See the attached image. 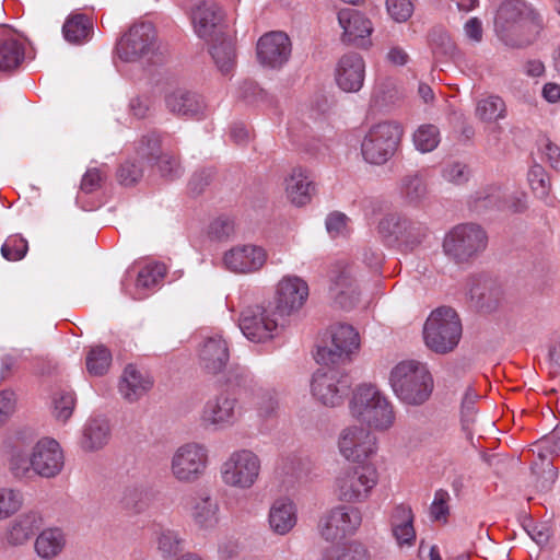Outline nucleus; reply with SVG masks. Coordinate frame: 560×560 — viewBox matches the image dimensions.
<instances>
[{"label": "nucleus", "instance_id": "c03bdc74", "mask_svg": "<svg viewBox=\"0 0 560 560\" xmlns=\"http://www.w3.org/2000/svg\"><path fill=\"white\" fill-rule=\"evenodd\" d=\"M112 352L103 345L90 347L85 357L86 370L91 375L102 376L109 370Z\"/></svg>", "mask_w": 560, "mask_h": 560}, {"label": "nucleus", "instance_id": "c756f323", "mask_svg": "<svg viewBox=\"0 0 560 560\" xmlns=\"http://www.w3.org/2000/svg\"><path fill=\"white\" fill-rule=\"evenodd\" d=\"M152 386L153 380L148 372L128 364L119 382V393L126 400L133 402L145 395Z\"/></svg>", "mask_w": 560, "mask_h": 560}, {"label": "nucleus", "instance_id": "aec40b11", "mask_svg": "<svg viewBox=\"0 0 560 560\" xmlns=\"http://www.w3.org/2000/svg\"><path fill=\"white\" fill-rule=\"evenodd\" d=\"M184 512L200 530H210L220 523V504L210 493L196 491L183 499Z\"/></svg>", "mask_w": 560, "mask_h": 560}, {"label": "nucleus", "instance_id": "f8f14e48", "mask_svg": "<svg viewBox=\"0 0 560 560\" xmlns=\"http://www.w3.org/2000/svg\"><path fill=\"white\" fill-rule=\"evenodd\" d=\"M158 49V33L150 22L135 23L116 45L117 56L126 62L149 57Z\"/></svg>", "mask_w": 560, "mask_h": 560}, {"label": "nucleus", "instance_id": "5fc2aeb1", "mask_svg": "<svg viewBox=\"0 0 560 560\" xmlns=\"http://www.w3.org/2000/svg\"><path fill=\"white\" fill-rule=\"evenodd\" d=\"M451 495L444 489H439L434 493L433 502L430 505V517L433 522L446 524L450 516Z\"/></svg>", "mask_w": 560, "mask_h": 560}, {"label": "nucleus", "instance_id": "603ef678", "mask_svg": "<svg viewBox=\"0 0 560 560\" xmlns=\"http://www.w3.org/2000/svg\"><path fill=\"white\" fill-rule=\"evenodd\" d=\"M75 406V397L72 390L61 389L52 396L54 416L66 422L72 415Z\"/></svg>", "mask_w": 560, "mask_h": 560}, {"label": "nucleus", "instance_id": "dca6fc26", "mask_svg": "<svg viewBox=\"0 0 560 560\" xmlns=\"http://www.w3.org/2000/svg\"><path fill=\"white\" fill-rule=\"evenodd\" d=\"M362 522L361 512L351 506L340 505L325 514L318 524L320 536L330 542H338L352 535Z\"/></svg>", "mask_w": 560, "mask_h": 560}, {"label": "nucleus", "instance_id": "0eeeda50", "mask_svg": "<svg viewBox=\"0 0 560 560\" xmlns=\"http://www.w3.org/2000/svg\"><path fill=\"white\" fill-rule=\"evenodd\" d=\"M378 477L377 468L373 463L347 467L336 478V494L342 502H365L377 486Z\"/></svg>", "mask_w": 560, "mask_h": 560}, {"label": "nucleus", "instance_id": "864d4df0", "mask_svg": "<svg viewBox=\"0 0 560 560\" xmlns=\"http://www.w3.org/2000/svg\"><path fill=\"white\" fill-rule=\"evenodd\" d=\"M23 504V495L11 488H0V520L16 513Z\"/></svg>", "mask_w": 560, "mask_h": 560}, {"label": "nucleus", "instance_id": "052dcab7", "mask_svg": "<svg viewBox=\"0 0 560 560\" xmlns=\"http://www.w3.org/2000/svg\"><path fill=\"white\" fill-rule=\"evenodd\" d=\"M477 398L478 395L474 388L468 387L462 401V425L465 431H470L471 424L474 423L476 413L475 402Z\"/></svg>", "mask_w": 560, "mask_h": 560}, {"label": "nucleus", "instance_id": "b1692460", "mask_svg": "<svg viewBox=\"0 0 560 560\" xmlns=\"http://www.w3.org/2000/svg\"><path fill=\"white\" fill-rule=\"evenodd\" d=\"M291 55V42L283 32H270L261 36L257 43V57L261 65L280 68Z\"/></svg>", "mask_w": 560, "mask_h": 560}, {"label": "nucleus", "instance_id": "0e129e2a", "mask_svg": "<svg viewBox=\"0 0 560 560\" xmlns=\"http://www.w3.org/2000/svg\"><path fill=\"white\" fill-rule=\"evenodd\" d=\"M234 231V223L231 219L220 217L213 220L209 225V235L215 240L229 237Z\"/></svg>", "mask_w": 560, "mask_h": 560}, {"label": "nucleus", "instance_id": "69168bd1", "mask_svg": "<svg viewBox=\"0 0 560 560\" xmlns=\"http://www.w3.org/2000/svg\"><path fill=\"white\" fill-rule=\"evenodd\" d=\"M528 180L535 194L541 198L547 196L548 182L546 179L545 172L540 166H535L529 171Z\"/></svg>", "mask_w": 560, "mask_h": 560}, {"label": "nucleus", "instance_id": "9b49d317", "mask_svg": "<svg viewBox=\"0 0 560 560\" xmlns=\"http://www.w3.org/2000/svg\"><path fill=\"white\" fill-rule=\"evenodd\" d=\"M208 466L209 450L201 443H185L171 458L172 476L180 483L197 482L206 475Z\"/></svg>", "mask_w": 560, "mask_h": 560}, {"label": "nucleus", "instance_id": "de8ad7c7", "mask_svg": "<svg viewBox=\"0 0 560 560\" xmlns=\"http://www.w3.org/2000/svg\"><path fill=\"white\" fill-rule=\"evenodd\" d=\"M166 275V266L162 262H149L138 272L136 287L138 291L151 290L159 285Z\"/></svg>", "mask_w": 560, "mask_h": 560}, {"label": "nucleus", "instance_id": "e2e57ef3", "mask_svg": "<svg viewBox=\"0 0 560 560\" xmlns=\"http://www.w3.org/2000/svg\"><path fill=\"white\" fill-rule=\"evenodd\" d=\"M105 174L100 168H89L81 180V190L91 194L101 188Z\"/></svg>", "mask_w": 560, "mask_h": 560}, {"label": "nucleus", "instance_id": "4c0bfd02", "mask_svg": "<svg viewBox=\"0 0 560 560\" xmlns=\"http://www.w3.org/2000/svg\"><path fill=\"white\" fill-rule=\"evenodd\" d=\"M162 152V136L156 131L143 135L133 143V158L139 160L147 167H153Z\"/></svg>", "mask_w": 560, "mask_h": 560}, {"label": "nucleus", "instance_id": "e433bc0d", "mask_svg": "<svg viewBox=\"0 0 560 560\" xmlns=\"http://www.w3.org/2000/svg\"><path fill=\"white\" fill-rule=\"evenodd\" d=\"M250 404L261 421H268L278 416L280 400L277 390L273 388L256 387L252 392Z\"/></svg>", "mask_w": 560, "mask_h": 560}, {"label": "nucleus", "instance_id": "72a5a7b5", "mask_svg": "<svg viewBox=\"0 0 560 560\" xmlns=\"http://www.w3.org/2000/svg\"><path fill=\"white\" fill-rule=\"evenodd\" d=\"M170 112L183 117H198L203 110V101L195 92L177 89L165 97Z\"/></svg>", "mask_w": 560, "mask_h": 560}, {"label": "nucleus", "instance_id": "7ed1b4c3", "mask_svg": "<svg viewBox=\"0 0 560 560\" xmlns=\"http://www.w3.org/2000/svg\"><path fill=\"white\" fill-rule=\"evenodd\" d=\"M389 383L398 399L409 406H420L431 396L434 387L427 364L417 360H405L390 371Z\"/></svg>", "mask_w": 560, "mask_h": 560}, {"label": "nucleus", "instance_id": "338daca9", "mask_svg": "<svg viewBox=\"0 0 560 560\" xmlns=\"http://www.w3.org/2000/svg\"><path fill=\"white\" fill-rule=\"evenodd\" d=\"M465 37L472 44H479L483 38L482 22L474 16L464 24Z\"/></svg>", "mask_w": 560, "mask_h": 560}, {"label": "nucleus", "instance_id": "a18cd8bd", "mask_svg": "<svg viewBox=\"0 0 560 560\" xmlns=\"http://www.w3.org/2000/svg\"><path fill=\"white\" fill-rule=\"evenodd\" d=\"M119 502L126 511L140 514L148 506L147 490L141 485H128L124 488Z\"/></svg>", "mask_w": 560, "mask_h": 560}, {"label": "nucleus", "instance_id": "f3484780", "mask_svg": "<svg viewBox=\"0 0 560 560\" xmlns=\"http://www.w3.org/2000/svg\"><path fill=\"white\" fill-rule=\"evenodd\" d=\"M278 313L262 306L247 307L241 314L238 326L243 335L253 342L272 339L279 329Z\"/></svg>", "mask_w": 560, "mask_h": 560}, {"label": "nucleus", "instance_id": "6ab92c4d", "mask_svg": "<svg viewBox=\"0 0 560 560\" xmlns=\"http://www.w3.org/2000/svg\"><path fill=\"white\" fill-rule=\"evenodd\" d=\"M337 20L342 33L340 39L346 45L361 49L372 46L371 35L374 31L372 21L362 12L345 8L338 11Z\"/></svg>", "mask_w": 560, "mask_h": 560}, {"label": "nucleus", "instance_id": "58836bf2", "mask_svg": "<svg viewBox=\"0 0 560 560\" xmlns=\"http://www.w3.org/2000/svg\"><path fill=\"white\" fill-rule=\"evenodd\" d=\"M66 40L72 44H83L93 35L92 20L82 13L71 14L62 27Z\"/></svg>", "mask_w": 560, "mask_h": 560}, {"label": "nucleus", "instance_id": "6e6d98bb", "mask_svg": "<svg viewBox=\"0 0 560 560\" xmlns=\"http://www.w3.org/2000/svg\"><path fill=\"white\" fill-rule=\"evenodd\" d=\"M27 250V241L20 234L10 235L1 247L2 256L9 261L21 260L25 257Z\"/></svg>", "mask_w": 560, "mask_h": 560}, {"label": "nucleus", "instance_id": "a878e982", "mask_svg": "<svg viewBox=\"0 0 560 560\" xmlns=\"http://www.w3.org/2000/svg\"><path fill=\"white\" fill-rule=\"evenodd\" d=\"M34 472L44 478L57 476L63 467V454L59 443L52 439L39 440L33 446Z\"/></svg>", "mask_w": 560, "mask_h": 560}, {"label": "nucleus", "instance_id": "774afa93", "mask_svg": "<svg viewBox=\"0 0 560 560\" xmlns=\"http://www.w3.org/2000/svg\"><path fill=\"white\" fill-rule=\"evenodd\" d=\"M541 159L552 168L560 170V147L546 140L541 145Z\"/></svg>", "mask_w": 560, "mask_h": 560}, {"label": "nucleus", "instance_id": "bf43d9fd", "mask_svg": "<svg viewBox=\"0 0 560 560\" xmlns=\"http://www.w3.org/2000/svg\"><path fill=\"white\" fill-rule=\"evenodd\" d=\"M153 166H156L161 175L168 179H174L182 173L177 156L163 150L160 153L159 160L153 163Z\"/></svg>", "mask_w": 560, "mask_h": 560}, {"label": "nucleus", "instance_id": "13d9d810", "mask_svg": "<svg viewBox=\"0 0 560 560\" xmlns=\"http://www.w3.org/2000/svg\"><path fill=\"white\" fill-rule=\"evenodd\" d=\"M326 230L330 237H345L350 233L349 218L339 211L329 213L326 218Z\"/></svg>", "mask_w": 560, "mask_h": 560}, {"label": "nucleus", "instance_id": "39448f33", "mask_svg": "<svg viewBox=\"0 0 560 560\" xmlns=\"http://www.w3.org/2000/svg\"><path fill=\"white\" fill-rule=\"evenodd\" d=\"M462 323L452 307H439L428 317L423 337L427 347L435 353L453 351L462 337Z\"/></svg>", "mask_w": 560, "mask_h": 560}, {"label": "nucleus", "instance_id": "09e8293b", "mask_svg": "<svg viewBox=\"0 0 560 560\" xmlns=\"http://www.w3.org/2000/svg\"><path fill=\"white\" fill-rule=\"evenodd\" d=\"M429 46L435 57H450L455 50V44L448 32L441 26L433 27L428 35Z\"/></svg>", "mask_w": 560, "mask_h": 560}, {"label": "nucleus", "instance_id": "412c9836", "mask_svg": "<svg viewBox=\"0 0 560 560\" xmlns=\"http://www.w3.org/2000/svg\"><path fill=\"white\" fill-rule=\"evenodd\" d=\"M240 415L238 400L230 393L222 392L206 402L201 420L206 425L222 429L233 425Z\"/></svg>", "mask_w": 560, "mask_h": 560}, {"label": "nucleus", "instance_id": "4468645a", "mask_svg": "<svg viewBox=\"0 0 560 560\" xmlns=\"http://www.w3.org/2000/svg\"><path fill=\"white\" fill-rule=\"evenodd\" d=\"M329 291L342 308H351L359 300V289L353 266L347 259L330 262L327 271Z\"/></svg>", "mask_w": 560, "mask_h": 560}, {"label": "nucleus", "instance_id": "ddd939ff", "mask_svg": "<svg viewBox=\"0 0 560 560\" xmlns=\"http://www.w3.org/2000/svg\"><path fill=\"white\" fill-rule=\"evenodd\" d=\"M352 385L351 377L336 369L317 370L312 380V394L324 406L342 404Z\"/></svg>", "mask_w": 560, "mask_h": 560}, {"label": "nucleus", "instance_id": "1a4fd4ad", "mask_svg": "<svg viewBox=\"0 0 560 560\" xmlns=\"http://www.w3.org/2000/svg\"><path fill=\"white\" fill-rule=\"evenodd\" d=\"M383 241L400 250L412 252L429 236V228L419 221H413L398 214H387L377 225Z\"/></svg>", "mask_w": 560, "mask_h": 560}, {"label": "nucleus", "instance_id": "393cba45", "mask_svg": "<svg viewBox=\"0 0 560 560\" xmlns=\"http://www.w3.org/2000/svg\"><path fill=\"white\" fill-rule=\"evenodd\" d=\"M267 260L266 250L256 245H238L224 254L225 267L235 273H249L259 270Z\"/></svg>", "mask_w": 560, "mask_h": 560}, {"label": "nucleus", "instance_id": "a19ab883", "mask_svg": "<svg viewBox=\"0 0 560 560\" xmlns=\"http://www.w3.org/2000/svg\"><path fill=\"white\" fill-rule=\"evenodd\" d=\"M109 439V425L104 419H90L84 427L82 447L94 451L103 447Z\"/></svg>", "mask_w": 560, "mask_h": 560}, {"label": "nucleus", "instance_id": "2eb2a0df", "mask_svg": "<svg viewBox=\"0 0 560 560\" xmlns=\"http://www.w3.org/2000/svg\"><path fill=\"white\" fill-rule=\"evenodd\" d=\"M338 446L347 460L366 464L377 452V439L369 429L353 425L342 430Z\"/></svg>", "mask_w": 560, "mask_h": 560}, {"label": "nucleus", "instance_id": "7c9ffc66", "mask_svg": "<svg viewBox=\"0 0 560 560\" xmlns=\"http://www.w3.org/2000/svg\"><path fill=\"white\" fill-rule=\"evenodd\" d=\"M315 192V184L310 172L301 166L294 167L285 178V195L295 206L302 207L311 202Z\"/></svg>", "mask_w": 560, "mask_h": 560}, {"label": "nucleus", "instance_id": "ea45409f", "mask_svg": "<svg viewBox=\"0 0 560 560\" xmlns=\"http://www.w3.org/2000/svg\"><path fill=\"white\" fill-rule=\"evenodd\" d=\"M25 45L18 37L10 35L0 40V70L16 69L24 60Z\"/></svg>", "mask_w": 560, "mask_h": 560}, {"label": "nucleus", "instance_id": "2f4dec72", "mask_svg": "<svg viewBox=\"0 0 560 560\" xmlns=\"http://www.w3.org/2000/svg\"><path fill=\"white\" fill-rule=\"evenodd\" d=\"M413 522L415 514L410 505L401 503L393 509L389 518L390 529L400 547H410L415 544L416 529Z\"/></svg>", "mask_w": 560, "mask_h": 560}, {"label": "nucleus", "instance_id": "49530a36", "mask_svg": "<svg viewBox=\"0 0 560 560\" xmlns=\"http://www.w3.org/2000/svg\"><path fill=\"white\" fill-rule=\"evenodd\" d=\"M441 141L440 130L435 125L424 124L417 128L412 135L415 148L422 152H432Z\"/></svg>", "mask_w": 560, "mask_h": 560}, {"label": "nucleus", "instance_id": "cd10ccee", "mask_svg": "<svg viewBox=\"0 0 560 560\" xmlns=\"http://www.w3.org/2000/svg\"><path fill=\"white\" fill-rule=\"evenodd\" d=\"M44 516L37 510H27L15 516L8 525L5 538L11 546L26 544L43 526Z\"/></svg>", "mask_w": 560, "mask_h": 560}, {"label": "nucleus", "instance_id": "680f3d73", "mask_svg": "<svg viewBox=\"0 0 560 560\" xmlns=\"http://www.w3.org/2000/svg\"><path fill=\"white\" fill-rule=\"evenodd\" d=\"M442 175L445 180L460 185L468 180L469 172L466 165L454 162L445 165Z\"/></svg>", "mask_w": 560, "mask_h": 560}, {"label": "nucleus", "instance_id": "9d476101", "mask_svg": "<svg viewBox=\"0 0 560 560\" xmlns=\"http://www.w3.org/2000/svg\"><path fill=\"white\" fill-rule=\"evenodd\" d=\"M402 132L401 125L396 121H382L372 126L361 144L363 159L375 165L386 163L395 154Z\"/></svg>", "mask_w": 560, "mask_h": 560}, {"label": "nucleus", "instance_id": "bb28decb", "mask_svg": "<svg viewBox=\"0 0 560 560\" xmlns=\"http://www.w3.org/2000/svg\"><path fill=\"white\" fill-rule=\"evenodd\" d=\"M365 78V62L358 52L345 54L336 68V82L348 93L358 92L363 86Z\"/></svg>", "mask_w": 560, "mask_h": 560}, {"label": "nucleus", "instance_id": "8fccbe9b", "mask_svg": "<svg viewBox=\"0 0 560 560\" xmlns=\"http://www.w3.org/2000/svg\"><path fill=\"white\" fill-rule=\"evenodd\" d=\"M476 116L483 121H495L505 116V104L499 96H488L478 102Z\"/></svg>", "mask_w": 560, "mask_h": 560}, {"label": "nucleus", "instance_id": "f704fd0d", "mask_svg": "<svg viewBox=\"0 0 560 560\" xmlns=\"http://www.w3.org/2000/svg\"><path fill=\"white\" fill-rule=\"evenodd\" d=\"M66 534L59 527L43 529L35 539L34 548L42 559L57 558L66 547Z\"/></svg>", "mask_w": 560, "mask_h": 560}, {"label": "nucleus", "instance_id": "3c124183", "mask_svg": "<svg viewBox=\"0 0 560 560\" xmlns=\"http://www.w3.org/2000/svg\"><path fill=\"white\" fill-rule=\"evenodd\" d=\"M145 168L144 164L131 156L119 165L117 179L124 186H132L143 177Z\"/></svg>", "mask_w": 560, "mask_h": 560}, {"label": "nucleus", "instance_id": "c9c22d12", "mask_svg": "<svg viewBox=\"0 0 560 560\" xmlns=\"http://www.w3.org/2000/svg\"><path fill=\"white\" fill-rule=\"evenodd\" d=\"M400 198L410 206H419L428 194L427 180L422 172H410L398 182Z\"/></svg>", "mask_w": 560, "mask_h": 560}, {"label": "nucleus", "instance_id": "a211bd4d", "mask_svg": "<svg viewBox=\"0 0 560 560\" xmlns=\"http://www.w3.org/2000/svg\"><path fill=\"white\" fill-rule=\"evenodd\" d=\"M360 347L358 331L348 324H337L331 328V346L318 348L316 360L323 364L343 362Z\"/></svg>", "mask_w": 560, "mask_h": 560}, {"label": "nucleus", "instance_id": "5701e85b", "mask_svg": "<svg viewBox=\"0 0 560 560\" xmlns=\"http://www.w3.org/2000/svg\"><path fill=\"white\" fill-rule=\"evenodd\" d=\"M198 359L205 374L211 376L223 374L230 360L226 340L220 335L208 337L199 349Z\"/></svg>", "mask_w": 560, "mask_h": 560}, {"label": "nucleus", "instance_id": "6e6552de", "mask_svg": "<svg viewBox=\"0 0 560 560\" xmlns=\"http://www.w3.org/2000/svg\"><path fill=\"white\" fill-rule=\"evenodd\" d=\"M219 472L224 486L242 491L249 490L260 479L261 459L252 450H236L221 464Z\"/></svg>", "mask_w": 560, "mask_h": 560}, {"label": "nucleus", "instance_id": "4be33fe9", "mask_svg": "<svg viewBox=\"0 0 560 560\" xmlns=\"http://www.w3.org/2000/svg\"><path fill=\"white\" fill-rule=\"evenodd\" d=\"M308 298L306 281L296 276L283 277L277 285L276 312L288 316L298 312Z\"/></svg>", "mask_w": 560, "mask_h": 560}, {"label": "nucleus", "instance_id": "f03ea898", "mask_svg": "<svg viewBox=\"0 0 560 560\" xmlns=\"http://www.w3.org/2000/svg\"><path fill=\"white\" fill-rule=\"evenodd\" d=\"M499 38L513 48L530 45L544 28L541 15L523 0L501 3L494 20Z\"/></svg>", "mask_w": 560, "mask_h": 560}, {"label": "nucleus", "instance_id": "f257e3e1", "mask_svg": "<svg viewBox=\"0 0 560 560\" xmlns=\"http://www.w3.org/2000/svg\"><path fill=\"white\" fill-rule=\"evenodd\" d=\"M190 19L198 37L210 43V54L220 72L230 74L235 67V47L222 30V9L213 0H203L191 9Z\"/></svg>", "mask_w": 560, "mask_h": 560}, {"label": "nucleus", "instance_id": "37998d69", "mask_svg": "<svg viewBox=\"0 0 560 560\" xmlns=\"http://www.w3.org/2000/svg\"><path fill=\"white\" fill-rule=\"evenodd\" d=\"M156 544L163 558L185 557L186 540L176 530L163 529L158 536Z\"/></svg>", "mask_w": 560, "mask_h": 560}, {"label": "nucleus", "instance_id": "79ce46f5", "mask_svg": "<svg viewBox=\"0 0 560 560\" xmlns=\"http://www.w3.org/2000/svg\"><path fill=\"white\" fill-rule=\"evenodd\" d=\"M34 455L30 453L28 447L22 444H15L10 451L9 469L15 478H26L31 471H34Z\"/></svg>", "mask_w": 560, "mask_h": 560}, {"label": "nucleus", "instance_id": "473e14b6", "mask_svg": "<svg viewBox=\"0 0 560 560\" xmlns=\"http://www.w3.org/2000/svg\"><path fill=\"white\" fill-rule=\"evenodd\" d=\"M469 293L474 306L481 313L494 312L503 301L502 288L491 280L477 281Z\"/></svg>", "mask_w": 560, "mask_h": 560}, {"label": "nucleus", "instance_id": "4d7b16f0", "mask_svg": "<svg viewBox=\"0 0 560 560\" xmlns=\"http://www.w3.org/2000/svg\"><path fill=\"white\" fill-rule=\"evenodd\" d=\"M388 15L397 23L407 22L415 11V0H386Z\"/></svg>", "mask_w": 560, "mask_h": 560}, {"label": "nucleus", "instance_id": "423d86ee", "mask_svg": "<svg viewBox=\"0 0 560 560\" xmlns=\"http://www.w3.org/2000/svg\"><path fill=\"white\" fill-rule=\"evenodd\" d=\"M487 245V232L479 224L462 223L446 233L443 250L455 262L466 264L479 256Z\"/></svg>", "mask_w": 560, "mask_h": 560}, {"label": "nucleus", "instance_id": "c85d7f7f", "mask_svg": "<svg viewBox=\"0 0 560 560\" xmlns=\"http://www.w3.org/2000/svg\"><path fill=\"white\" fill-rule=\"evenodd\" d=\"M298 523V509L289 498L276 499L268 512V525L272 533L284 536L289 534Z\"/></svg>", "mask_w": 560, "mask_h": 560}, {"label": "nucleus", "instance_id": "20e7f679", "mask_svg": "<svg viewBox=\"0 0 560 560\" xmlns=\"http://www.w3.org/2000/svg\"><path fill=\"white\" fill-rule=\"evenodd\" d=\"M351 416L376 431L389 430L396 420L392 401L372 384L358 386L349 401Z\"/></svg>", "mask_w": 560, "mask_h": 560}]
</instances>
